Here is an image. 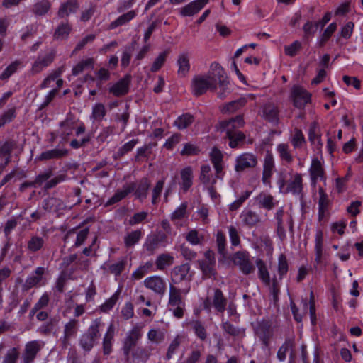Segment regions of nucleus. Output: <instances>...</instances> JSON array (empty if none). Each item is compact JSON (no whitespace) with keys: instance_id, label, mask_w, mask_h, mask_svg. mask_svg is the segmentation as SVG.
<instances>
[{"instance_id":"nucleus-41","label":"nucleus","mask_w":363,"mask_h":363,"mask_svg":"<svg viewBox=\"0 0 363 363\" xmlns=\"http://www.w3.org/2000/svg\"><path fill=\"white\" fill-rule=\"evenodd\" d=\"M194 121V116L190 113H184L179 116L174 122V125L179 130L187 128Z\"/></svg>"},{"instance_id":"nucleus-22","label":"nucleus","mask_w":363,"mask_h":363,"mask_svg":"<svg viewBox=\"0 0 363 363\" xmlns=\"http://www.w3.org/2000/svg\"><path fill=\"white\" fill-rule=\"evenodd\" d=\"M66 208L64 202L55 197H49L43 201V208L49 212H58Z\"/></svg>"},{"instance_id":"nucleus-7","label":"nucleus","mask_w":363,"mask_h":363,"mask_svg":"<svg viewBox=\"0 0 363 363\" xmlns=\"http://www.w3.org/2000/svg\"><path fill=\"white\" fill-rule=\"evenodd\" d=\"M255 333L263 345L267 347L273 336L271 322L264 319L257 322L255 327Z\"/></svg>"},{"instance_id":"nucleus-59","label":"nucleus","mask_w":363,"mask_h":363,"mask_svg":"<svg viewBox=\"0 0 363 363\" xmlns=\"http://www.w3.org/2000/svg\"><path fill=\"white\" fill-rule=\"evenodd\" d=\"M336 23H332L327 27V28L324 30L323 33L322 34L319 40V45L320 47L324 46L325 43L329 40V38L333 35V33L336 30Z\"/></svg>"},{"instance_id":"nucleus-15","label":"nucleus","mask_w":363,"mask_h":363,"mask_svg":"<svg viewBox=\"0 0 363 363\" xmlns=\"http://www.w3.org/2000/svg\"><path fill=\"white\" fill-rule=\"evenodd\" d=\"M319 201H318V219L323 220L329 215V206L330 201L328 194L325 192L322 187L318 189Z\"/></svg>"},{"instance_id":"nucleus-4","label":"nucleus","mask_w":363,"mask_h":363,"mask_svg":"<svg viewBox=\"0 0 363 363\" xmlns=\"http://www.w3.org/2000/svg\"><path fill=\"white\" fill-rule=\"evenodd\" d=\"M198 263L203 279H209L216 275L215 254L212 250L206 251L204 259L199 260Z\"/></svg>"},{"instance_id":"nucleus-57","label":"nucleus","mask_w":363,"mask_h":363,"mask_svg":"<svg viewBox=\"0 0 363 363\" xmlns=\"http://www.w3.org/2000/svg\"><path fill=\"white\" fill-rule=\"evenodd\" d=\"M288 269L289 265L286 257L284 254H281L279 257L277 267L279 279H281L286 274Z\"/></svg>"},{"instance_id":"nucleus-52","label":"nucleus","mask_w":363,"mask_h":363,"mask_svg":"<svg viewBox=\"0 0 363 363\" xmlns=\"http://www.w3.org/2000/svg\"><path fill=\"white\" fill-rule=\"evenodd\" d=\"M135 45L136 41H133L130 45L125 48L121 57V65L123 67H127L129 65Z\"/></svg>"},{"instance_id":"nucleus-60","label":"nucleus","mask_w":363,"mask_h":363,"mask_svg":"<svg viewBox=\"0 0 363 363\" xmlns=\"http://www.w3.org/2000/svg\"><path fill=\"white\" fill-rule=\"evenodd\" d=\"M318 26H316L315 22L313 23L312 21H308L303 26V30L304 33L303 38L305 39H309L312 38L315 33Z\"/></svg>"},{"instance_id":"nucleus-19","label":"nucleus","mask_w":363,"mask_h":363,"mask_svg":"<svg viewBox=\"0 0 363 363\" xmlns=\"http://www.w3.org/2000/svg\"><path fill=\"white\" fill-rule=\"evenodd\" d=\"M312 183L315 184L318 179L325 180V172L320 161L318 158H313L309 169Z\"/></svg>"},{"instance_id":"nucleus-45","label":"nucleus","mask_w":363,"mask_h":363,"mask_svg":"<svg viewBox=\"0 0 363 363\" xmlns=\"http://www.w3.org/2000/svg\"><path fill=\"white\" fill-rule=\"evenodd\" d=\"M72 28L67 22L62 23L56 28L53 37L56 40H64L67 38Z\"/></svg>"},{"instance_id":"nucleus-48","label":"nucleus","mask_w":363,"mask_h":363,"mask_svg":"<svg viewBox=\"0 0 363 363\" xmlns=\"http://www.w3.org/2000/svg\"><path fill=\"white\" fill-rule=\"evenodd\" d=\"M135 15L136 14L134 11H130L128 13L120 16L117 19H116L110 24V28L114 29L118 26H122L129 22L135 16Z\"/></svg>"},{"instance_id":"nucleus-25","label":"nucleus","mask_w":363,"mask_h":363,"mask_svg":"<svg viewBox=\"0 0 363 363\" xmlns=\"http://www.w3.org/2000/svg\"><path fill=\"white\" fill-rule=\"evenodd\" d=\"M227 299L224 296L222 291L219 289H216L214 291V294L212 298V306L215 310L223 313L226 308Z\"/></svg>"},{"instance_id":"nucleus-53","label":"nucleus","mask_w":363,"mask_h":363,"mask_svg":"<svg viewBox=\"0 0 363 363\" xmlns=\"http://www.w3.org/2000/svg\"><path fill=\"white\" fill-rule=\"evenodd\" d=\"M169 51L168 50L161 52L153 62L150 68L151 72H157L164 65Z\"/></svg>"},{"instance_id":"nucleus-8","label":"nucleus","mask_w":363,"mask_h":363,"mask_svg":"<svg viewBox=\"0 0 363 363\" xmlns=\"http://www.w3.org/2000/svg\"><path fill=\"white\" fill-rule=\"evenodd\" d=\"M167 243V235L164 233L160 232L157 234L149 235L146 238L144 248L152 255L160 246L164 247Z\"/></svg>"},{"instance_id":"nucleus-40","label":"nucleus","mask_w":363,"mask_h":363,"mask_svg":"<svg viewBox=\"0 0 363 363\" xmlns=\"http://www.w3.org/2000/svg\"><path fill=\"white\" fill-rule=\"evenodd\" d=\"M247 103V99L244 97H241L238 100L232 101L229 103H227L224 105L222 108L223 113H233L237 110L240 109L241 107L244 106Z\"/></svg>"},{"instance_id":"nucleus-18","label":"nucleus","mask_w":363,"mask_h":363,"mask_svg":"<svg viewBox=\"0 0 363 363\" xmlns=\"http://www.w3.org/2000/svg\"><path fill=\"white\" fill-rule=\"evenodd\" d=\"M207 75H212L213 77L209 78L211 81L213 82L216 84V82H218V84L223 86V82L228 80L226 74L223 67L217 62H213L211 65L210 71L207 73Z\"/></svg>"},{"instance_id":"nucleus-47","label":"nucleus","mask_w":363,"mask_h":363,"mask_svg":"<svg viewBox=\"0 0 363 363\" xmlns=\"http://www.w3.org/2000/svg\"><path fill=\"white\" fill-rule=\"evenodd\" d=\"M174 262V257L167 253L161 254L156 259L155 264L158 269L162 270L167 266H170Z\"/></svg>"},{"instance_id":"nucleus-27","label":"nucleus","mask_w":363,"mask_h":363,"mask_svg":"<svg viewBox=\"0 0 363 363\" xmlns=\"http://www.w3.org/2000/svg\"><path fill=\"white\" fill-rule=\"evenodd\" d=\"M168 305L169 307H174L175 306H185V302L182 296V290L172 284L169 286Z\"/></svg>"},{"instance_id":"nucleus-9","label":"nucleus","mask_w":363,"mask_h":363,"mask_svg":"<svg viewBox=\"0 0 363 363\" xmlns=\"http://www.w3.org/2000/svg\"><path fill=\"white\" fill-rule=\"evenodd\" d=\"M79 329V320L72 318L64 327L63 336L60 339L62 349H67L70 345V340L77 335Z\"/></svg>"},{"instance_id":"nucleus-3","label":"nucleus","mask_w":363,"mask_h":363,"mask_svg":"<svg viewBox=\"0 0 363 363\" xmlns=\"http://www.w3.org/2000/svg\"><path fill=\"white\" fill-rule=\"evenodd\" d=\"M101 323L96 319L79 339V345L85 351H90L94 345L96 340L100 336L99 328Z\"/></svg>"},{"instance_id":"nucleus-63","label":"nucleus","mask_w":363,"mask_h":363,"mask_svg":"<svg viewBox=\"0 0 363 363\" xmlns=\"http://www.w3.org/2000/svg\"><path fill=\"white\" fill-rule=\"evenodd\" d=\"M291 143L295 148L301 147L306 143L304 135L300 129H295L294 134L291 138Z\"/></svg>"},{"instance_id":"nucleus-39","label":"nucleus","mask_w":363,"mask_h":363,"mask_svg":"<svg viewBox=\"0 0 363 363\" xmlns=\"http://www.w3.org/2000/svg\"><path fill=\"white\" fill-rule=\"evenodd\" d=\"M240 217L242 219V222L250 227L254 226L260 222L259 216L251 210L242 212Z\"/></svg>"},{"instance_id":"nucleus-56","label":"nucleus","mask_w":363,"mask_h":363,"mask_svg":"<svg viewBox=\"0 0 363 363\" xmlns=\"http://www.w3.org/2000/svg\"><path fill=\"white\" fill-rule=\"evenodd\" d=\"M142 233L140 230H135L128 234L125 238L124 242L126 247H131L135 245L141 238Z\"/></svg>"},{"instance_id":"nucleus-44","label":"nucleus","mask_w":363,"mask_h":363,"mask_svg":"<svg viewBox=\"0 0 363 363\" xmlns=\"http://www.w3.org/2000/svg\"><path fill=\"white\" fill-rule=\"evenodd\" d=\"M114 329L113 325H111L104 336L103 341V350L104 354H109L111 352V341L113 338Z\"/></svg>"},{"instance_id":"nucleus-17","label":"nucleus","mask_w":363,"mask_h":363,"mask_svg":"<svg viewBox=\"0 0 363 363\" xmlns=\"http://www.w3.org/2000/svg\"><path fill=\"white\" fill-rule=\"evenodd\" d=\"M208 2V0H195L181 8L179 13L183 16H192L199 13Z\"/></svg>"},{"instance_id":"nucleus-61","label":"nucleus","mask_w":363,"mask_h":363,"mask_svg":"<svg viewBox=\"0 0 363 363\" xmlns=\"http://www.w3.org/2000/svg\"><path fill=\"white\" fill-rule=\"evenodd\" d=\"M60 126L62 128L60 134L61 137L62 139L67 140V138L72 133V130L74 129L73 123L69 120H65L60 123Z\"/></svg>"},{"instance_id":"nucleus-31","label":"nucleus","mask_w":363,"mask_h":363,"mask_svg":"<svg viewBox=\"0 0 363 363\" xmlns=\"http://www.w3.org/2000/svg\"><path fill=\"white\" fill-rule=\"evenodd\" d=\"M308 139L317 148L321 147L323 144L320 139V129L317 122H313L311 124L308 131Z\"/></svg>"},{"instance_id":"nucleus-51","label":"nucleus","mask_w":363,"mask_h":363,"mask_svg":"<svg viewBox=\"0 0 363 363\" xmlns=\"http://www.w3.org/2000/svg\"><path fill=\"white\" fill-rule=\"evenodd\" d=\"M284 214L283 207L278 209L275 213V219L277 220V231L278 235L281 237L285 235V228L283 222V216Z\"/></svg>"},{"instance_id":"nucleus-42","label":"nucleus","mask_w":363,"mask_h":363,"mask_svg":"<svg viewBox=\"0 0 363 363\" xmlns=\"http://www.w3.org/2000/svg\"><path fill=\"white\" fill-rule=\"evenodd\" d=\"M189 325L194 330L196 335L201 340H205L207 337V333L205 326L199 320H191Z\"/></svg>"},{"instance_id":"nucleus-14","label":"nucleus","mask_w":363,"mask_h":363,"mask_svg":"<svg viewBox=\"0 0 363 363\" xmlns=\"http://www.w3.org/2000/svg\"><path fill=\"white\" fill-rule=\"evenodd\" d=\"M144 285L155 294L163 296L166 291V283L162 278L152 276L144 280Z\"/></svg>"},{"instance_id":"nucleus-34","label":"nucleus","mask_w":363,"mask_h":363,"mask_svg":"<svg viewBox=\"0 0 363 363\" xmlns=\"http://www.w3.org/2000/svg\"><path fill=\"white\" fill-rule=\"evenodd\" d=\"M150 186V182L147 178H143L138 184H135V189L133 191L135 196L141 201L146 199Z\"/></svg>"},{"instance_id":"nucleus-23","label":"nucleus","mask_w":363,"mask_h":363,"mask_svg":"<svg viewBox=\"0 0 363 363\" xmlns=\"http://www.w3.org/2000/svg\"><path fill=\"white\" fill-rule=\"evenodd\" d=\"M79 8V5L77 0H68L60 5L57 15L60 18H63L71 13H76Z\"/></svg>"},{"instance_id":"nucleus-1","label":"nucleus","mask_w":363,"mask_h":363,"mask_svg":"<svg viewBox=\"0 0 363 363\" xmlns=\"http://www.w3.org/2000/svg\"><path fill=\"white\" fill-rule=\"evenodd\" d=\"M244 124L243 117L241 115L220 123V128L225 131L226 138L230 140L229 146L231 148L238 147L245 140V135L237 130L242 127Z\"/></svg>"},{"instance_id":"nucleus-43","label":"nucleus","mask_w":363,"mask_h":363,"mask_svg":"<svg viewBox=\"0 0 363 363\" xmlns=\"http://www.w3.org/2000/svg\"><path fill=\"white\" fill-rule=\"evenodd\" d=\"M294 346V342L291 338H286L283 345L279 348L277 352V358L279 361H284L286 357V353L292 350Z\"/></svg>"},{"instance_id":"nucleus-54","label":"nucleus","mask_w":363,"mask_h":363,"mask_svg":"<svg viewBox=\"0 0 363 363\" xmlns=\"http://www.w3.org/2000/svg\"><path fill=\"white\" fill-rule=\"evenodd\" d=\"M216 245L218 252L223 257L226 255L227 251L225 248L226 239L224 233L221 231H218L216 235Z\"/></svg>"},{"instance_id":"nucleus-11","label":"nucleus","mask_w":363,"mask_h":363,"mask_svg":"<svg viewBox=\"0 0 363 363\" xmlns=\"http://www.w3.org/2000/svg\"><path fill=\"white\" fill-rule=\"evenodd\" d=\"M131 79L132 77L130 74L125 75L109 88V92L116 97L125 96L129 91Z\"/></svg>"},{"instance_id":"nucleus-16","label":"nucleus","mask_w":363,"mask_h":363,"mask_svg":"<svg viewBox=\"0 0 363 363\" xmlns=\"http://www.w3.org/2000/svg\"><path fill=\"white\" fill-rule=\"evenodd\" d=\"M45 271V269L43 267H37L34 272L26 278L22 286L23 290L28 291L37 286L42 281Z\"/></svg>"},{"instance_id":"nucleus-24","label":"nucleus","mask_w":363,"mask_h":363,"mask_svg":"<svg viewBox=\"0 0 363 363\" xmlns=\"http://www.w3.org/2000/svg\"><path fill=\"white\" fill-rule=\"evenodd\" d=\"M40 350V345L38 341H31L26 344L24 354V363H30Z\"/></svg>"},{"instance_id":"nucleus-64","label":"nucleus","mask_w":363,"mask_h":363,"mask_svg":"<svg viewBox=\"0 0 363 363\" xmlns=\"http://www.w3.org/2000/svg\"><path fill=\"white\" fill-rule=\"evenodd\" d=\"M182 337L181 336L177 335L175 338L172 340V342L170 343L167 350V352L166 354V359L167 360L170 359L172 357V355L179 347L182 342Z\"/></svg>"},{"instance_id":"nucleus-5","label":"nucleus","mask_w":363,"mask_h":363,"mask_svg":"<svg viewBox=\"0 0 363 363\" xmlns=\"http://www.w3.org/2000/svg\"><path fill=\"white\" fill-rule=\"evenodd\" d=\"M211 77H213L212 75L206 74L198 75L193 79V92L196 96L203 94L208 89H216V84L209 79Z\"/></svg>"},{"instance_id":"nucleus-55","label":"nucleus","mask_w":363,"mask_h":363,"mask_svg":"<svg viewBox=\"0 0 363 363\" xmlns=\"http://www.w3.org/2000/svg\"><path fill=\"white\" fill-rule=\"evenodd\" d=\"M137 143H138L137 139H133V140L126 143L125 144H124L122 147H121L118 149L117 152L114 155V158L117 159V158H120V157H123L126 153L131 151L134 148L135 145Z\"/></svg>"},{"instance_id":"nucleus-32","label":"nucleus","mask_w":363,"mask_h":363,"mask_svg":"<svg viewBox=\"0 0 363 363\" xmlns=\"http://www.w3.org/2000/svg\"><path fill=\"white\" fill-rule=\"evenodd\" d=\"M177 64L179 67L177 72L178 75L181 77H186L190 70V62L188 55L186 53L179 55Z\"/></svg>"},{"instance_id":"nucleus-35","label":"nucleus","mask_w":363,"mask_h":363,"mask_svg":"<svg viewBox=\"0 0 363 363\" xmlns=\"http://www.w3.org/2000/svg\"><path fill=\"white\" fill-rule=\"evenodd\" d=\"M54 60V55L52 53L48 54L43 57H38L32 67V71L38 73L43 69L48 66Z\"/></svg>"},{"instance_id":"nucleus-37","label":"nucleus","mask_w":363,"mask_h":363,"mask_svg":"<svg viewBox=\"0 0 363 363\" xmlns=\"http://www.w3.org/2000/svg\"><path fill=\"white\" fill-rule=\"evenodd\" d=\"M44 245L45 240L43 238L38 235H33L28 240L27 249L30 252L34 253L43 249Z\"/></svg>"},{"instance_id":"nucleus-26","label":"nucleus","mask_w":363,"mask_h":363,"mask_svg":"<svg viewBox=\"0 0 363 363\" xmlns=\"http://www.w3.org/2000/svg\"><path fill=\"white\" fill-rule=\"evenodd\" d=\"M274 167V158L271 153L267 152L264 157L262 182L264 184L269 182Z\"/></svg>"},{"instance_id":"nucleus-50","label":"nucleus","mask_w":363,"mask_h":363,"mask_svg":"<svg viewBox=\"0 0 363 363\" xmlns=\"http://www.w3.org/2000/svg\"><path fill=\"white\" fill-rule=\"evenodd\" d=\"M256 264H257V266L258 267L259 278L262 279V281L264 283H265L267 285H269V284H270V278H269V272L267 271L266 264L260 259H257L256 260Z\"/></svg>"},{"instance_id":"nucleus-13","label":"nucleus","mask_w":363,"mask_h":363,"mask_svg":"<svg viewBox=\"0 0 363 363\" xmlns=\"http://www.w3.org/2000/svg\"><path fill=\"white\" fill-rule=\"evenodd\" d=\"M257 164V159L255 155L251 153H244L236 159L235 169L240 172L247 168H253Z\"/></svg>"},{"instance_id":"nucleus-2","label":"nucleus","mask_w":363,"mask_h":363,"mask_svg":"<svg viewBox=\"0 0 363 363\" xmlns=\"http://www.w3.org/2000/svg\"><path fill=\"white\" fill-rule=\"evenodd\" d=\"M52 176L53 168L49 167L36 176L35 179V183L37 184L38 186H40L43 183L46 182L43 189L44 190H48L55 188L58 184L65 182L67 178L66 173L57 174L53 178L50 179Z\"/></svg>"},{"instance_id":"nucleus-6","label":"nucleus","mask_w":363,"mask_h":363,"mask_svg":"<svg viewBox=\"0 0 363 363\" xmlns=\"http://www.w3.org/2000/svg\"><path fill=\"white\" fill-rule=\"evenodd\" d=\"M234 264L239 267V269L244 274H249L254 272L255 267L250 259V255L247 252H237L233 257Z\"/></svg>"},{"instance_id":"nucleus-29","label":"nucleus","mask_w":363,"mask_h":363,"mask_svg":"<svg viewBox=\"0 0 363 363\" xmlns=\"http://www.w3.org/2000/svg\"><path fill=\"white\" fill-rule=\"evenodd\" d=\"M67 150L64 149H52L43 152L39 155L35 160L43 161L52 159H60L67 155Z\"/></svg>"},{"instance_id":"nucleus-38","label":"nucleus","mask_w":363,"mask_h":363,"mask_svg":"<svg viewBox=\"0 0 363 363\" xmlns=\"http://www.w3.org/2000/svg\"><path fill=\"white\" fill-rule=\"evenodd\" d=\"M16 144L13 140L6 141L0 147V158L4 157L5 164H8L11 161V153Z\"/></svg>"},{"instance_id":"nucleus-36","label":"nucleus","mask_w":363,"mask_h":363,"mask_svg":"<svg viewBox=\"0 0 363 363\" xmlns=\"http://www.w3.org/2000/svg\"><path fill=\"white\" fill-rule=\"evenodd\" d=\"M303 189L302 177L300 174L294 175L293 180L289 181L287 184L286 192H291L294 194H299Z\"/></svg>"},{"instance_id":"nucleus-21","label":"nucleus","mask_w":363,"mask_h":363,"mask_svg":"<svg viewBox=\"0 0 363 363\" xmlns=\"http://www.w3.org/2000/svg\"><path fill=\"white\" fill-rule=\"evenodd\" d=\"M135 189V183H130L123 186V189L117 190L114 195L110 198L106 203V206H111L116 203L124 199L128 194L133 192Z\"/></svg>"},{"instance_id":"nucleus-58","label":"nucleus","mask_w":363,"mask_h":363,"mask_svg":"<svg viewBox=\"0 0 363 363\" xmlns=\"http://www.w3.org/2000/svg\"><path fill=\"white\" fill-rule=\"evenodd\" d=\"M106 110L104 105L103 104L98 103L93 107L91 118L96 121H101L106 116Z\"/></svg>"},{"instance_id":"nucleus-10","label":"nucleus","mask_w":363,"mask_h":363,"mask_svg":"<svg viewBox=\"0 0 363 363\" xmlns=\"http://www.w3.org/2000/svg\"><path fill=\"white\" fill-rule=\"evenodd\" d=\"M141 337L140 331L138 328H134L128 335L124 340L123 351L125 359L128 360L130 354L136 348L138 340Z\"/></svg>"},{"instance_id":"nucleus-28","label":"nucleus","mask_w":363,"mask_h":363,"mask_svg":"<svg viewBox=\"0 0 363 363\" xmlns=\"http://www.w3.org/2000/svg\"><path fill=\"white\" fill-rule=\"evenodd\" d=\"M181 186L184 192H186L193 184V169L191 167H186L181 170Z\"/></svg>"},{"instance_id":"nucleus-62","label":"nucleus","mask_w":363,"mask_h":363,"mask_svg":"<svg viewBox=\"0 0 363 363\" xmlns=\"http://www.w3.org/2000/svg\"><path fill=\"white\" fill-rule=\"evenodd\" d=\"M222 328L223 330L232 336H239L240 335H242L244 333V330H241L235 326H234L233 324H231L230 322L226 321L223 323L222 324Z\"/></svg>"},{"instance_id":"nucleus-30","label":"nucleus","mask_w":363,"mask_h":363,"mask_svg":"<svg viewBox=\"0 0 363 363\" xmlns=\"http://www.w3.org/2000/svg\"><path fill=\"white\" fill-rule=\"evenodd\" d=\"M256 201L260 208H265L268 211L273 209L277 204L274 197L267 193H260L256 197Z\"/></svg>"},{"instance_id":"nucleus-46","label":"nucleus","mask_w":363,"mask_h":363,"mask_svg":"<svg viewBox=\"0 0 363 363\" xmlns=\"http://www.w3.org/2000/svg\"><path fill=\"white\" fill-rule=\"evenodd\" d=\"M212 177L211 167L208 164L202 165L199 177V179L201 182L206 186L210 185L211 184L212 180L214 179Z\"/></svg>"},{"instance_id":"nucleus-12","label":"nucleus","mask_w":363,"mask_h":363,"mask_svg":"<svg viewBox=\"0 0 363 363\" xmlns=\"http://www.w3.org/2000/svg\"><path fill=\"white\" fill-rule=\"evenodd\" d=\"M291 96L294 105L298 108H303L311 99V94L306 89L298 86L293 87Z\"/></svg>"},{"instance_id":"nucleus-20","label":"nucleus","mask_w":363,"mask_h":363,"mask_svg":"<svg viewBox=\"0 0 363 363\" xmlns=\"http://www.w3.org/2000/svg\"><path fill=\"white\" fill-rule=\"evenodd\" d=\"M189 271L190 265L189 264H184L175 267L171 273L172 281L174 284H178L184 280L188 279Z\"/></svg>"},{"instance_id":"nucleus-33","label":"nucleus","mask_w":363,"mask_h":363,"mask_svg":"<svg viewBox=\"0 0 363 363\" xmlns=\"http://www.w3.org/2000/svg\"><path fill=\"white\" fill-rule=\"evenodd\" d=\"M264 118L271 123H276L278 122L279 111L277 107L273 104H268L263 107Z\"/></svg>"},{"instance_id":"nucleus-49","label":"nucleus","mask_w":363,"mask_h":363,"mask_svg":"<svg viewBox=\"0 0 363 363\" xmlns=\"http://www.w3.org/2000/svg\"><path fill=\"white\" fill-rule=\"evenodd\" d=\"M277 150L281 160H284L287 163L292 162L293 157L290 152L289 146L287 144H279L277 145Z\"/></svg>"}]
</instances>
